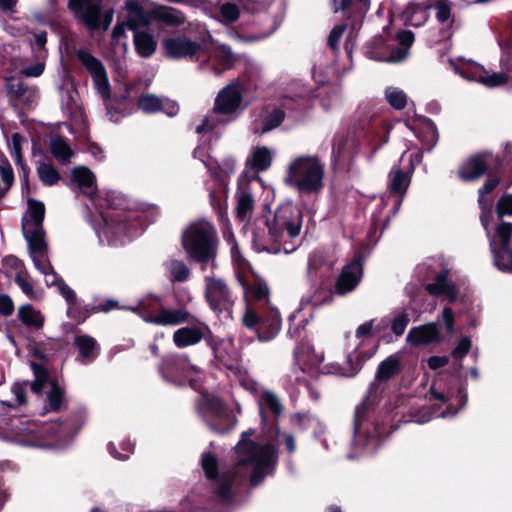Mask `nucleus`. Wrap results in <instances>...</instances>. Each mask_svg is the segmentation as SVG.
<instances>
[{"label": "nucleus", "instance_id": "nucleus-1", "mask_svg": "<svg viewBox=\"0 0 512 512\" xmlns=\"http://www.w3.org/2000/svg\"><path fill=\"white\" fill-rule=\"evenodd\" d=\"M250 432H244L233 452L234 466L228 471L218 472V462L214 455L204 453L201 465L210 488L223 502L231 499L234 487L250 475L253 486L258 485L270 474L276 463V452L272 444H257L247 440Z\"/></svg>", "mask_w": 512, "mask_h": 512}, {"label": "nucleus", "instance_id": "nucleus-2", "mask_svg": "<svg viewBox=\"0 0 512 512\" xmlns=\"http://www.w3.org/2000/svg\"><path fill=\"white\" fill-rule=\"evenodd\" d=\"M302 226V215L297 207L287 202L281 204L274 214L259 219L252 229V244L258 252L289 254L296 249Z\"/></svg>", "mask_w": 512, "mask_h": 512}, {"label": "nucleus", "instance_id": "nucleus-3", "mask_svg": "<svg viewBox=\"0 0 512 512\" xmlns=\"http://www.w3.org/2000/svg\"><path fill=\"white\" fill-rule=\"evenodd\" d=\"M249 296L258 303H248L242 315L243 325L253 331L262 342L272 340L280 331L281 317L276 308L269 305V290L265 284H255Z\"/></svg>", "mask_w": 512, "mask_h": 512}, {"label": "nucleus", "instance_id": "nucleus-4", "mask_svg": "<svg viewBox=\"0 0 512 512\" xmlns=\"http://www.w3.org/2000/svg\"><path fill=\"white\" fill-rule=\"evenodd\" d=\"M325 164L317 155L303 154L288 163L284 182L304 194H317L324 188Z\"/></svg>", "mask_w": 512, "mask_h": 512}, {"label": "nucleus", "instance_id": "nucleus-5", "mask_svg": "<svg viewBox=\"0 0 512 512\" xmlns=\"http://www.w3.org/2000/svg\"><path fill=\"white\" fill-rule=\"evenodd\" d=\"M217 245V230L206 220L191 223L182 234V246L188 258L199 263L211 261L214 266Z\"/></svg>", "mask_w": 512, "mask_h": 512}, {"label": "nucleus", "instance_id": "nucleus-6", "mask_svg": "<svg viewBox=\"0 0 512 512\" xmlns=\"http://www.w3.org/2000/svg\"><path fill=\"white\" fill-rule=\"evenodd\" d=\"M244 91L243 84L238 81H233L222 88L215 98L213 110L204 118L202 124L197 126L196 131L208 132L217 125L233 119L241 108Z\"/></svg>", "mask_w": 512, "mask_h": 512}, {"label": "nucleus", "instance_id": "nucleus-7", "mask_svg": "<svg viewBox=\"0 0 512 512\" xmlns=\"http://www.w3.org/2000/svg\"><path fill=\"white\" fill-rule=\"evenodd\" d=\"M495 266L504 272H512V223L502 222L490 239Z\"/></svg>", "mask_w": 512, "mask_h": 512}, {"label": "nucleus", "instance_id": "nucleus-8", "mask_svg": "<svg viewBox=\"0 0 512 512\" xmlns=\"http://www.w3.org/2000/svg\"><path fill=\"white\" fill-rule=\"evenodd\" d=\"M450 66L461 77L482 83L487 87H496L504 84L508 76L505 73H493L491 75L480 64L466 59L450 60Z\"/></svg>", "mask_w": 512, "mask_h": 512}, {"label": "nucleus", "instance_id": "nucleus-9", "mask_svg": "<svg viewBox=\"0 0 512 512\" xmlns=\"http://www.w3.org/2000/svg\"><path fill=\"white\" fill-rule=\"evenodd\" d=\"M69 8L75 16L87 25L90 30L103 27L108 29L112 20L114 11L109 9L101 16V9L98 4H94L91 0H69Z\"/></svg>", "mask_w": 512, "mask_h": 512}, {"label": "nucleus", "instance_id": "nucleus-10", "mask_svg": "<svg viewBox=\"0 0 512 512\" xmlns=\"http://www.w3.org/2000/svg\"><path fill=\"white\" fill-rule=\"evenodd\" d=\"M165 54L173 59H190L200 61L206 49L197 41L186 36H171L163 40Z\"/></svg>", "mask_w": 512, "mask_h": 512}, {"label": "nucleus", "instance_id": "nucleus-11", "mask_svg": "<svg viewBox=\"0 0 512 512\" xmlns=\"http://www.w3.org/2000/svg\"><path fill=\"white\" fill-rule=\"evenodd\" d=\"M160 299L152 297L151 299L142 300L139 303L138 309L141 310V317L147 323L162 325V326H176L189 320L190 314L184 309H165L159 310L158 314L151 315L146 313V308L159 304Z\"/></svg>", "mask_w": 512, "mask_h": 512}, {"label": "nucleus", "instance_id": "nucleus-12", "mask_svg": "<svg viewBox=\"0 0 512 512\" xmlns=\"http://www.w3.org/2000/svg\"><path fill=\"white\" fill-rule=\"evenodd\" d=\"M205 298L213 311L222 313L230 311L234 300L226 282L215 276H206Z\"/></svg>", "mask_w": 512, "mask_h": 512}, {"label": "nucleus", "instance_id": "nucleus-13", "mask_svg": "<svg viewBox=\"0 0 512 512\" xmlns=\"http://www.w3.org/2000/svg\"><path fill=\"white\" fill-rule=\"evenodd\" d=\"M76 55L81 64L86 68L92 77L97 92L104 100L109 99L110 84L106 69L102 62L85 50L77 51Z\"/></svg>", "mask_w": 512, "mask_h": 512}, {"label": "nucleus", "instance_id": "nucleus-14", "mask_svg": "<svg viewBox=\"0 0 512 512\" xmlns=\"http://www.w3.org/2000/svg\"><path fill=\"white\" fill-rule=\"evenodd\" d=\"M499 160L490 152H481L471 156L459 168L458 174L463 181L480 178L488 169H497Z\"/></svg>", "mask_w": 512, "mask_h": 512}, {"label": "nucleus", "instance_id": "nucleus-15", "mask_svg": "<svg viewBox=\"0 0 512 512\" xmlns=\"http://www.w3.org/2000/svg\"><path fill=\"white\" fill-rule=\"evenodd\" d=\"M32 369L35 376V380L31 384V389L36 394H39L48 384V373L41 365L36 363H32ZM49 385L50 390L47 395L49 410L59 411L64 400V390L53 381L49 382Z\"/></svg>", "mask_w": 512, "mask_h": 512}, {"label": "nucleus", "instance_id": "nucleus-16", "mask_svg": "<svg viewBox=\"0 0 512 512\" xmlns=\"http://www.w3.org/2000/svg\"><path fill=\"white\" fill-rule=\"evenodd\" d=\"M44 215V204L37 200H29L28 209L22 218V232L26 240L44 238Z\"/></svg>", "mask_w": 512, "mask_h": 512}, {"label": "nucleus", "instance_id": "nucleus-17", "mask_svg": "<svg viewBox=\"0 0 512 512\" xmlns=\"http://www.w3.org/2000/svg\"><path fill=\"white\" fill-rule=\"evenodd\" d=\"M362 278V265L360 260H353L351 263L343 267L337 283L336 292L339 295H345L353 291Z\"/></svg>", "mask_w": 512, "mask_h": 512}, {"label": "nucleus", "instance_id": "nucleus-18", "mask_svg": "<svg viewBox=\"0 0 512 512\" xmlns=\"http://www.w3.org/2000/svg\"><path fill=\"white\" fill-rule=\"evenodd\" d=\"M207 57V64L211 70L220 75L224 70L230 69L236 61V56L231 49L225 45L215 46L211 51L206 50L202 58Z\"/></svg>", "mask_w": 512, "mask_h": 512}, {"label": "nucleus", "instance_id": "nucleus-19", "mask_svg": "<svg viewBox=\"0 0 512 512\" xmlns=\"http://www.w3.org/2000/svg\"><path fill=\"white\" fill-rule=\"evenodd\" d=\"M138 107L145 113H155L162 111L168 116H174L178 113V104L168 98H160L153 94L141 95L138 99Z\"/></svg>", "mask_w": 512, "mask_h": 512}, {"label": "nucleus", "instance_id": "nucleus-20", "mask_svg": "<svg viewBox=\"0 0 512 512\" xmlns=\"http://www.w3.org/2000/svg\"><path fill=\"white\" fill-rule=\"evenodd\" d=\"M429 8L435 10V18L440 24L439 37L435 41L448 39L452 36L453 18L451 15V6L448 0H436Z\"/></svg>", "mask_w": 512, "mask_h": 512}, {"label": "nucleus", "instance_id": "nucleus-21", "mask_svg": "<svg viewBox=\"0 0 512 512\" xmlns=\"http://www.w3.org/2000/svg\"><path fill=\"white\" fill-rule=\"evenodd\" d=\"M439 330L436 323H428L413 327L407 334L406 341L412 346L429 345L439 340Z\"/></svg>", "mask_w": 512, "mask_h": 512}, {"label": "nucleus", "instance_id": "nucleus-22", "mask_svg": "<svg viewBox=\"0 0 512 512\" xmlns=\"http://www.w3.org/2000/svg\"><path fill=\"white\" fill-rule=\"evenodd\" d=\"M32 261L41 273L49 272L53 267L47 257V245L44 238L26 240Z\"/></svg>", "mask_w": 512, "mask_h": 512}, {"label": "nucleus", "instance_id": "nucleus-23", "mask_svg": "<svg viewBox=\"0 0 512 512\" xmlns=\"http://www.w3.org/2000/svg\"><path fill=\"white\" fill-rule=\"evenodd\" d=\"M284 120V112L280 109H265L263 113L254 120L253 129L255 134H264L278 127Z\"/></svg>", "mask_w": 512, "mask_h": 512}, {"label": "nucleus", "instance_id": "nucleus-24", "mask_svg": "<svg viewBox=\"0 0 512 512\" xmlns=\"http://www.w3.org/2000/svg\"><path fill=\"white\" fill-rule=\"evenodd\" d=\"M295 361L300 369L306 372L320 365L323 361V355L316 353L309 344H301L295 351Z\"/></svg>", "mask_w": 512, "mask_h": 512}, {"label": "nucleus", "instance_id": "nucleus-25", "mask_svg": "<svg viewBox=\"0 0 512 512\" xmlns=\"http://www.w3.org/2000/svg\"><path fill=\"white\" fill-rule=\"evenodd\" d=\"M447 275V271L438 273L435 282L426 285V290L433 296H445L450 301H454L457 297V290L455 285L448 281Z\"/></svg>", "mask_w": 512, "mask_h": 512}, {"label": "nucleus", "instance_id": "nucleus-26", "mask_svg": "<svg viewBox=\"0 0 512 512\" xmlns=\"http://www.w3.org/2000/svg\"><path fill=\"white\" fill-rule=\"evenodd\" d=\"M204 337V330L198 326H187L173 333V342L178 348H185L199 343Z\"/></svg>", "mask_w": 512, "mask_h": 512}, {"label": "nucleus", "instance_id": "nucleus-27", "mask_svg": "<svg viewBox=\"0 0 512 512\" xmlns=\"http://www.w3.org/2000/svg\"><path fill=\"white\" fill-rule=\"evenodd\" d=\"M273 157V150L266 146H258L251 150L247 158V165L255 171H265L271 166Z\"/></svg>", "mask_w": 512, "mask_h": 512}, {"label": "nucleus", "instance_id": "nucleus-28", "mask_svg": "<svg viewBox=\"0 0 512 512\" xmlns=\"http://www.w3.org/2000/svg\"><path fill=\"white\" fill-rule=\"evenodd\" d=\"M74 344L78 348L79 358L83 363L93 361L99 354V345L96 340L89 335L76 336Z\"/></svg>", "mask_w": 512, "mask_h": 512}, {"label": "nucleus", "instance_id": "nucleus-29", "mask_svg": "<svg viewBox=\"0 0 512 512\" xmlns=\"http://www.w3.org/2000/svg\"><path fill=\"white\" fill-rule=\"evenodd\" d=\"M376 350V345L368 350H363V342L359 344V346L348 355L347 362L350 366V372L347 373L346 376L351 377L356 375L364 363L375 355Z\"/></svg>", "mask_w": 512, "mask_h": 512}, {"label": "nucleus", "instance_id": "nucleus-30", "mask_svg": "<svg viewBox=\"0 0 512 512\" xmlns=\"http://www.w3.org/2000/svg\"><path fill=\"white\" fill-rule=\"evenodd\" d=\"M429 5L410 3L402 13V18L406 25L419 27L423 25L429 17Z\"/></svg>", "mask_w": 512, "mask_h": 512}, {"label": "nucleus", "instance_id": "nucleus-31", "mask_svg": "<svg viewBox=\"0 0 512 512\" xmlns=\"http://www.w3.org/2000/svg\"><path fill=\"white\" fill-rule=\"evenodd\" d=\"M172 370L182 378L186 379L191 385L198 379L200 370L192 365L184 355L177 356L173 360Z\"/></svg>", "mask_w": 512, "mask_h": 512}, {"label": "nucleus", "instance_id": "nucleus-32", "mask_svg": "<svg viewBox=\"0 0 512 512\" xmlns=\"http://www.w3.org/2000/svg\"><path fill=\"white\" fill-rule=\"evenodd\" d=\"M398 42L404 46L403 48L393 49L391 55L387 58H377V60L387 62H400L408 56V48L414 42V34L411 31H401L397 35Z\"/></svg>", "mask_w": 512, "mask_h": 512}, {"label": "nucleus", "instance_id": "nucleus-33", "mask_svg": "<svg viewBox=\"0 0 512 512\" xmlns=\"http://www.w3.org/2000/svg\"><path fill=\"white\" fill-rule=\"evenodd\" d=\"M72 179L82 189L84 193L92 196L96 191L95 175L86 167H76L72 171Z\"/></svg>", "mask_w": 512, "mask_h": 512}, {"label": "nucleus", "instance_id": "nucleus-34", "mask_svg": "<svg viewBox=\"0 0 512 512\" xmlns=\"http://www.w3.org/2000/svg\"><path fill=\"white\" fill-rule=\"evenodd\" d=\"M332 300V292L329 286L324 282H321L312 287V292L309 296L303 297L301 302L311 304L313 306H320L327 304Z\"/></svg>", "mask_w": 512, "mask_h": 512}, {"label": "nucleus", "instance_id": "nucleus-35", "mask_svg": "<svg viewBox=\"0 0 512 512\" xmlns=\"http://www.w3.org/2000/svg\"><path fill=\"white\" fill-rule=\"evenodd\" d=\"M410 183V177L400 168L393 167L389 173L388 188L391 193L402 196Z\"/></svg>", "mask_w": 512, "mask_h": 512}, {"label": "nucleus", "instance_id": "nucleus-36", "mask_svg": "<svg viewBox=\"0 0 512 512\" xmlns=\"http://www.w3.org/2000/svg\"><path fill=\"white\" fill-rule=\"evenodd\" d=\"M400 370V357L397 354L390 355L382 361L376 371V380L387 381Z\"/></svg>", "mask_w": 512, "mask_h": 512}, {"label": "nucleus", "instance_id": "nucleus-37", "mask_svg": "<svg viewBox=\"0 0 512 512\" xmlns=\"http://www.w3.org/2000/svg\"><path fill=\"white\" fill-rule=\"evenodd\" d=\"M50 151L61 164L69 163L71 157L73 156V151L67 140L59 136L51 138Z\"/></svg>", "mask_w": 512, "mask_h": 512}, {"label": "nucleus", "instance_id": "nucleus-38", "mask_svg": "<svg viewBox=\"0 0 512 512\" xmlns=\"http://www.w3.org/2000/svg\"><path fill=\"white\" fill-rule=\"evenodd\" d=\"M26 142V139L19 133H13L7 140L8 149L13 157L16 166L22 169L24 176H27V166L23 161L22 157V146Z\"/></svg>", "mask_w": 512, "mask_h": 512}, {"label": "nucleus", "instance_id": "nucleus-39", "mask_svg": "<svg viewBox=\"0 0 512 512\" xmlns=\"http://www.w3.org/2000/svg\"><path fill=\"white\" fill-rule=\"evenodd\" d=\"M127 9L129 11L128 26L130 29L136 32L139 28L150 24L149 16L136 2L127 3Z\"/></svg>", "mask_w": 512, "mask_h": 512}, {"label": "nucleus", "instance_id": "nucleus-40", "mask_svg": "<svg viewBox=\"0 0 512 512\" xmlns=\"http://www.w3.org/2000/svg\"><path fill=\"white\" fill-rule=\"evenodd\" d=\"M134 44L137 53L141 57H150L156 50L154 37L146 32L136 31L134 33Z\"/></svg>", "mask_w": 512, "mask_h": 512}, {"label": "nucleus", "instance_id": "nucleus-41", "mask_svg": "<svg viewBox=\"0 0 512 512\" xmlns=\"http://www.w3.org/2000/svg\"><path fill=\"white\" fill-rule=\"evenodd\" d=\"M18 317L24 325L36 329L42 328L44 324V317L41 312L29 304L19 308Z\"/></svg>", "mask_w": 512, "mask_h": 512}, {"label": "nucleus", "instance_id": "nucleus-42", "mask_svg": "<svg viewBox=\"0 0 512 512\" xmlns=\"http://www.w3.org/2000/svg\"><path fill=\"white\" fill-rule=\"evenodd\" d=\"M384 97L388 104L396 109L403 110L408 104V96L404 90L395 86H388L384 90Z\"/></svg>", "mask_w": 512, "mask_h": 512}, {"label": "nucleus", "instance_id": "nucleus-43", "mask_svg": "<svg viewBox=\"0 0 512 512\" xmlns=\"http://www.w3.org/2000/svg\"><path fill=\"white\" fill-rule=\"evenodd\" d=\"M155 18L167 25L179 26L185 22L184 15L174 8H160L154 12Z\"/></svg>", "mask_w": 512, "mask_h": 512}, {"label": "nucleus", "instance_id": "nucleus-44", "mask_svg": "<svg viewBox=\"0 0 512 512\" xmlns=\"http://www.w3.org/2000/svg\"><path fill=\"white\" fill-rule=\"evenodd\" d=\"M36 171L41 182L47 186L57 184L61 178L59 172L51 164L46 162H39Z\"/></svg>", "mask_w": 512, "mask_h": 512}, {"label": "nucleus", "instance_id": "nucleus-45", "mask_svg": "<svg viewBox=\"0 0 512 512\" xmlns=\"http://www.w3.org/2000/svg\"><path fill=\"white\" fill-rule=\"evenodd\" d=\"M236 215L239 219H246L252 212L254 200L252 195L247 191L237 193Z\"/></svg>", "mask_w": 512, "mask_h": 512}, {"label": "nucleus", "instance_id": "nucleus-46", "mask_svg": "<svg viewBox=\"0 0 512 512\" xmlns=\"http://www.w3.org/2000/svg\"><path fill=\"white\" fill-rule=\"evenodd\" d=\"M410 318L406 309H398L392 313L390 326L396 336H401L409 324Z\"/></svg>", "mask_w": 512, "mask_h": 512}, {"label": "nucleus", "instance_id": "nucleus-47", "mask_svg": "<svg viewBox=\"0 0 512 512\" xmlns=\"http://www.w3.org/2000/svg\"><path fill=\"white\" fill-rule=\"evenodd\" d=\"M169 277L171 281H186L190 276V270L187 265L180 260H171L167 264Z\"/></svg>", "mask_w": 512, "mask_h": 512}, {"label": "nucleus", "instance_id": "nucleus-48", "mask_svg": "<svg viewBox=\"0 0 512 512\" xmlns=\"http://www.w3.org/2000/svg\"><path fill=\"white\" fill-rule=\"evenodd\" d=\"M258 403L261 409H269L275 415H280L282 412V405L278 397L270 391H263Z\"/></svg>", "mask_w": 512, "mask_h": 512}, {"label": "nucleus", "instance_id": "nucleus-49", "mask_svg": "<svg viewBox=\"0 0 512 512\" xmlns=\"http://www.w3.org/2000/svg\"><path fill=\"white\" fill-rule=\"evenodd\" d=\"M351 6H354L358 11L365 12L370 6V0H333L334 12L344 11Z\"/></svg>", "mask_w": 512, "mask_h": 512}, {"label": "nucleus", "instance_id": "nucleus-50", "mask_svg": "<svg viewBox=\"0 0 512 512\" xmlns=\"http://www.w3.org/2000/svg\"><path fill=\"white\" fill-rule=\"evenodd\" d=\"M498 184H499L498 178H488L486 180V182L484 183L483 187L479 190L478 202H479L481 209L484 210L491 206L492 200L486 198L485 195L492 192L497 187Z\"/></svg>", "mask_w": 512, "mask_h": 512}, {"label": "nucleus", "instance_id": "nucleus-51", "mask_svg": "<svg viewBox=\"0 0 512 512\" xmlns=\"http://www.w3.org/2000/svg\"><path fill=\"white\" fill-rule=\"evenodd\" d=\"M58 291L69 305L67 310L68 315L71 318H76L74 315V306L77 301L75 292L64 281H59Z\"/></svg>", "mask_w": 512, "mask_h": 512}, {"label": "nucleus", "instance_id": "nucleus-52", "mask_svg": "<svg viewBox=\"0 0 512 512\" xmlns=\"http://www.w3.org/2000/svg\"><path fill=\"white\" fill-rule=\"evenodd\" d=\"M47 43V34L42 31L34 35V41L31 42L32 51L35 53L37 59H46L47 51L45 45Z\"/></svg>", "mask_w": 512, "mask_h": 512}, {"label": "nucleus", "instance_id": "nucleus-53", "mask_svg": "<svg viewBox=\"0 0 512 512\" xmlns=\"http://www.w3.org/2000/svg\"><path fill=\"white\" fill-rule=\"evenodd\" d=\"M220 20L224 23H231L239 18L240 11L234 3H224L220 7Z\"/></svg>", "mask_w": 512, "mask_h": 512}, {"label": "nucleus", "instance_id": "nucleus-54", "mask_svg": "<svg viewBox=\"0 0 512 512\" xmlns=\"http://www.w3.org/2000/svg\"><path fill=\"white\" fill-rule=\"evenodd\" d=\"M368 410H369L368 405L365 401L360 403L355 408V414H354V434H355V436H358L362 433V425L367 418Z\"/></svg>", "mask_w": 512, "mask_h": 512}, {"label": "nucleus", "instance_id": "nucleus-55", "mask_svg": "<svg viewBox=\"0 0 512 512\" xmlns=\"http://www.w3.org/2000/svg\"><path fill=\"white\" fill-rule=\"evenodd\" d=\"M15 282L20 287L22 292L29 297H34V288L33 284L29 280V275L27 271L21 269L15 275Z\"/></svg>", "mask_w": 512, "mask_h": 512}, {"label": "nucleus", "instance_id": "nucleus-56", "mask_svg": "<svg viewBox=\"0 0 512 512\" xmlns=\"http://www.w3.org/2000/svg\"><path fill=\"white\" fill-rule=\"evenodd\" d=\"M45 69V59H37V62L23 68L21 74L24 77H39Z\"/></svg>", "mask_w": 512, "mask_h": 512}, {"label": "nucleus", "instance_id": "nucleus-57", "mask_svg": "<svg viewBox=\"0 0 512 512\" xmlns=\"http://www.w3.org/2000/svg\"><path fill=\"white\" fill-rule=\"evenodd\" d=\"M128 24L121 23L117 24L112 32V44L115 46H121L125 51L127 48L126 42L123 41L125 38V29Z\"/></svg>", "mask_w": 512, "mask_h": 512}, {"label": "nucleus", "instance_id": "nucleus-58", "mask_svg": "<svg viewBox=\"0 0 512 512\" xmlns=\"http://www.w3.org/2000/svg\"><path fill=\"white\" fill-rule=\"evenodd\" d=\"M497 214L499 217L512 215V194L501 197L497 204Z\"/></svg>", "mask_w": 512, "mask_h": 512}, {"label": "nucleus", "instance_id": "nucleus-59", "mask_svg": "<svg viewBox=\"0 0 512 512\" xmlns=\"http://www.w3.org/2000/svg\"><path fill=\"white\" fill-rule=\"evenodd\" d=\"M121 449L124 451L123 454L115 451L114 445L110 443L108 445L109 453L116 459L126 460L129 457V454L133 452V444L130 441L123 442L121 444Z\"/></svg>", "mask_w": 512, "mask_h": 512}, {"label": "nucleus", "instance_id": "nucleus-60", "mask_svg": "<svg viewBox=\"0 0 512 512\" xmlns=\"http://www.w3.org/2000/svg\"><path fill=\"white\" fill-rule=\"evenodd\" d=\"M346 30L345 24L336 25L330 32L328 37V45L332 49H337L339 40L341 39L343 33Z\"/></svg>", "mask_w": 512, "mask_h": 512}, {"label": "nucleus", "instance_id": "nucleus-61", "mask_svg": "<svg viewBox=\"0 0 512 512\" xmlns=\"http://www.w3.org/2000/svg\"><path fill=\"white\" fill-rule=\"evenodd\" d=\"M471 347V341L468 337H462L456 348L453 350L452 354L457 359H462L468 352Z\"/></svg>", "mask_w": 512, "mask_h": 512}, {"label": "nucleus", "instance_id": "nucleus-62", "mask_svg": "<svg viewBox=\"0 0 512 512\" xmlns=\"http://www.w3.org/2000/svg\"><path fill=\"white\" fill-rule=\"evenodd\" d=\"M346 147V140L344 137H337L334 139L332 147V155L335 161H339L344 157Z\"/></svg>", "mask_w": 512, "mask_h": 512}, {"label": "nucleus", "instance_id": "nucleus-63", "mask_svg": "<svg viewBox=\"0 0 512 512\" xmlns=\"http://www.w3.org/2000/svg\"><path fill=\"white\" fill-rule=\"evenodd\" d=\"M14 303L10 296L0 294V314L3 316H10L14 312Z\"/></svg>", "mask_w": 512, "mask_h": 512}, {"label": "nucleus", "instance_id": "nucleus-64", "mask_svg": "<svg viewBox=\"0 0 512 512\" xmlns=\"http://www.w3.org/2000/svg\"><path fill=\"white\" fill-rule=\"evenodd\" d=\"M204 405L214 415H220L222 412V402L218 397L206 396L204 398Z\"/></svg>", "mask_w": 512, "mask_h": 512}]
</instances>
